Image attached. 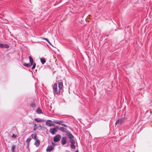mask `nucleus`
Listing matches in <instances>:
<instances>
[{
	"mask_svg": "<svg viewBox=\"0 0 152 152\" xmlns=\"http://www.w3.org/2000/svg\"><path fill=\"white\" fill-rule=\"evenodd\" d=\"M29 59L30 62V64H28L24 63L23 64L24 66L27 67H29L31 66H32L33 64L34 63V61L32 58L31 56H30L29 57Z\"/></svg>",
	"mask_w": 152,
	"mask_h": 152,
	"instance_id": "nucleus-1",
	"label": "nucleus"
},
{
	"mask_svg": "<svg viewBox=\"0 0 152 152\" xmlns=\"http://www.w3.org/2000/svg\"><path fill=\"white\" fill-rule=\"evenodd\" d=\"M125 120V118L124 117L122 118L117 120L115 122V124L120 125L124 123Z\"/></svg>",
	"mask_w": 152,
	"mask_h": 152,
	"instance_id": "nucleus-2",
	"label": "nucleus"
},
{
	"mask_svg": "<svg viewBox=\"0 0 152 152\" xmlns=\"http://www.w3.org/2000/svg\"><path fill=\"white\" fill-rule=\"evenodd\" d=\"M53 89L55 93L58 94L60 93V91L59 89H57V85L56 83H55L54 84Z\"/></svg>",
	"mask_w": 152,
	"mask_h": 152,
	"instance_id": "nucleus-3",
	"label": "nucleus"
},
{
	"mask_svg": "<svg viewBox=\"0 0 152 152\" xmlns=\"http://www.w3.org/2000/svg\"><path fill=\"white\" fill-rule=\"evenodd\" d=\"M61 137V135L59 134H58L54 137V141L56 142H58L60 140Z\"/></svg>",
	"mask_w": 152,
	"mask_h": 152,
	"instance_id": "nucleus-4",
	"label": "nucleus"
},
{
	"mask_svg": "<svg viewBox=\"0 0 152 152\" xmlns=\"http://www.w3.org/2000/svg\"><path fill=\"white\" fill-rule=\"evenodd\" d=\"M46 125L49 126H54L55 124H53L51 120H48L46 122Z\"/></svg>",
	"mask_w": 152,
	"mask_h": 152,
	"instance_id": "nucleus-5",
	"label": "nucleus"
},
{
	"mask_svg": "<svg viewBox=\"0 0 152 152\" xmlns=\"http://www.w3.org/2000/svg\"><path fill=\"white\" fill-rule=\"evenodd\" d=\"M67 135L68 137L70 139V142H71V140H72L73 141H75V140L74 139V137L71 134L68 133H67Z\"/></svg>",
	"mask_w": 152,
	"mask_h": 152,
	"instance_id": "nucleus-6",
	"label": "nucleus"
},
{
	"mask_svg": "<svg viewBox=\"0 0 152 152\" xmlns=\"http://www.w3.org/2000/svg\"><path fill=\"white\" fill-rule=\"evenodd\" d=\"M57 129L55 128L53 129H50V132L52 134H55L57 132Z\"/></svg>",
	"mask_w": 152,
	"mask_h": 152,
	"instance_id": "nucleus-7",
	"label": "nucleus"
},
{
	"mask_svg": "<svg viewBox=\"0 0 152 152\" xmlns=\"http://www.w3.org/2000/svg\"><path fill=\"white\" fill-rule=\"evenodd\" d=\"M67 141V138L65 137H62L61 139V144L64 145L66 144Z\"/></svg>",
	"mask_w": 152,
	"mask_h": 152,
	"instance_id": "nucleus-8",
	"label": "nucleus"
},
{
	"mask_svg": "<svg viewBox=\"0 0 152 152\" xmlns=\"http://www.w3.org/2000/svg\"><path fill=\"white\" fill-rule=\"evenodd\" d=\"M54 122L56 124H61V126H64V127H66V124H62V123L63 122V121H54Z\"/></svg>",
	"mask_w": 152,
	"mask_h": 152,
	"instance_id": "nucleus-9",
	"label": "nucleus"
},
{
	"mask_svg": "<svg viewBox=\"0 0 152 152\" xmlns=\"http://www.w3.org/2000/svg\"><path fill=\"white\" fill-rule=\"evenodd\" d=\"M71 142H71V144L70 145V147L71 148L75 149V146L74 145V143H75V141H72V140H71Z\"/></svg>",
	"mask_w": 152,
	"mask_h": 152,
	"instance_id": "nucleus-10",
	"label": "nucleus"
},
{
	"mask_svg": "<svg viewBox=\"0 0 152 152\" xmlns=\"http://www.w3.org/2000/svg\"><path fill=\"white\" fill-rule=\"evenodd\" d=\"M54 148V147L52 146H48L47 149H46V151L47 152H50Z\"/></svg>",
	"mask_w": 152,
	"mask_h": 152,
	"instance_id": "nucleus-11",
	"label": "nucleus"
},
{
	"mask_svg": "<svg viewBox=\"0 0 152 152\" xmlns=\"http://www.w3.org/2000/svg\"><path fill=\"white\" fill-rule=\"evenodd\" d=\"M9 47V46L6 44H1V48H8Z\"/></svg>",
	"mask_w": 152,
	"mask_h": 152,
	"instance_id": "nucleus-12",
	"label": "nucleus"
},
{
	"mask_svg": "<svg viewBox=\"0 0 152 152\" xmlns=\"http://www.w3.org/2000/svg\"><path fill=\"white\" fill-rule=\"evenodd\" d=\"M63 86V84L62 82H59L58 84V88L60 90L62 89Z\"/></svg>",
	"mask_w": 152,
	"mask_h": 152,
	"instance_id": "nucleus-13",
	"label": "nucleus"
},
{
	"mask_svg": "<svg viewBox=\"0 0 152 152\" xmlns=\"http://www.w3.org/2000/svg\"><path fill=\"white\" fill-rule=\"evenodd\" d=\"M35 140L36 141H35L34 144L37 147H38L39 145L40 141L39 140L37 139Z\"/></svg>",
	"mask_w": 152,
	"mask_h": 152,
	"instance_id": "nucleus-14",
	"label": "nucleus"
},
{
	"mask_svg": "<svg viewBox=\"0 0 152 152\" xmlns=\"http://www.w3.org/2000/svg\"><path fill=\"white\" fill-rule=\"evenodd\" d=\"M31 136L32 138L34 140H37V134L36 133H34L31 135Z\"/></svg>",
	"mask_w": 152,
	"mask_h": 152,
	"instance_id": "nucleus-15",
	"label": "nucleus"
},
{
	"mask_svg": "<svg viewBox=\"0 0 152 152\" xmlns=\"http://www.w3.org/2000/svg\"><path fill=\"white\" fill-rule=\"evenodd\" d=\"M37 113L39 114L42 113V110L39 107L37 109Z\"/></svg>",
	"mask_w": 152,
	"mask_h": 152,
	"instance_id": "nucleus-16",
	"label": "nucleus"
},
{
	"mask_svg": "<svg viewBox=\"0 0 152 152\" xmlns=\"http://www.w3.org/2000/svg\"><path fill=\"white\" fill-rule=\"evenodd\" d=\"M34 120L35 121L37 122H40L43 121L40 119H38L37 118H36L34 119Z\"/></svg>",
	"mask_w": 152,
	"mask_h": 152,
	"instance_id": "nucleus-17",
	"label": "nucleus"
},
{
	"mask_svg": "<svg viewBox=\"0 0 152 152\" xmlns=\"http://www.w3.org/2000/svg\"><path fill=\"white\" fill-rule=\"evenodd\" d=\"M40 61L42 64H43L45 62V60L44 58H41L40 59Z\"/></svg>",
	"mask_w": 152,
	"mask_h": 152,
	"instance_id": "nucleus-18",
	"label": "nucleus"
},
{
	"mask_svg": "<svg viewBox=\"0 0 152 152\" xmlns=\"http://www.w3.org/2000/svg\"><path fill=\"white\" fill-rule=\"evenodd\" d=\"M36 104L34 103H32L31 104L30 106L32 107H34L36 106Z\"/></svg>",
	"mask_w": 152,
	"mask_h": 152,
	"instance_id": "nucleus-19",
	"label": "nucleus"
},
{
	"mask_svg": "<svg viewBox=\"0 0 152 152\" xmlns=\"http://www.w3.org/2000/svg\"><path fill=\"white\" fill-rule=\"evenodd\" d=\"M42 39H43L44 40H46L49 44H50V45H51V44L50 42L49 41L48 39L47 38H43L42 37L41 38Z\"/></svg>",
	"mask_w": 152,
	"mask_h": 152,
	"instance_id": "nucleus-20",
	"label": "nucleus"
},
{
	"mask_svg": "<svg viewBox=\"0 0 152 152\" xmlns=\"http://www.w3.org/2000/svg\"><path fill=\"white\" fill-rule=\"evenodd\" d=\"M31 140V138H28L26 140V142L28 144H29V142H30Z\"/></svg>",
	"mask_w": 152,
	"mask_h": 152,
	"instance_id": "nucleus-21",
	"label": "nucleus"
},
{
	"mask_svg": "<svg viewBox=\"0 0 152 152\" xmlns=\"http://www.w3.org/2000/svg\"><path fill=\"white\" fill-rule=\"evenodd\" d=\"M15 148V146H12L11 150H12V152H14Z\"/></svg>",
	"mask_w": 152,
	"mask_h": 152,
	"instance_id": "nucleus-22",
	"label": "nucleus"
},
{
	"mask_svg": "<svg viewBox=\"0 0 152 152\" xmlns=\"http://www.w3.org/2000/svg\"><path fill=\"white\" fill-rule=\"evenodd\" d=\"M33 64V66L32 67V69H34L35 68V67H36V64L35 63H34V64Z\"/></svg>",
	"mask_w": 152,
	"mask_h": 152,
	"instance_id": "nucleus-23",
	"label": "nucleus"
},
{
	"mask_svg": "<svg viewBox=\"0 0 152 152\" xmlns=\"http://www.w3.org/2000/svg\"><path fill=\"white\" fill-rule=\"evenodd\" d=\"M12 138H15L16 137V136L14 134H13L12 136Z\"/></svg>",
	"mask_w": 152,
	"mask_h": 152,
	"instance_id": "nucleus-24",
	"label": "nucleus"
},
{
	"mask_svg": "<svg viewBox=\"0 0 152 152\" xmlns=\"http://www.w3.org/2000/svg\"><path fill=\"white\" fill-rule=\"evenodd\" d=\"M37 129V128H36L34 127V130L35 131Z\"/></svg>",
	"mask_w": 152,
	"mask_h": 152,
	"instance_id": "nucleus-25",
	"label": "nucleus"
},
{
	"mask_svg": "<svg viewBox=\"0 0 152 152\" xmlns=\"http://www.w3.org/2000/svg\"><path fill=\"white\" fill-rule=\"evenodd\" d=\"M75 152H79L78 150L76 151Z\"/></svg>",
	"mask_w": 152,
	"mask_h": 152,
	"instance_id": "nucleus-26",
	"label": "nucleus"
},
{
	"mask_svg": "<svg viewBox=\"0 0 152 152\" xmlns=\"http://www.w3.org/2000/svg\"><path fill=\"white\" fill-rule=\"evenodd\" d=\"M36 124H35V125H34V126H36Z\"/></svg>",
	"mask_w": 152,
	"mask_h": 152,
	"instance_id": "nucleus-27",
	"label": "nucleus"
},
{
	"mask_svg": "<svg viewBox=\"0 0 152 152\" xmlns=\"http://www.w3.org/2000/svg\"><path fill=\"white\" fill-rule=\"evenodd\" d=\"M40 126V127H41V126H40H40Z\"/></svg>",
	"mask_w": 152,
	"mask_h": 152,
	"instance_id": "nucleus-28",
	"label": "nucleus"
}]
</instances>
